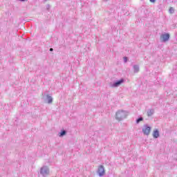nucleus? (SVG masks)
I'll return each mask as SVG.
<instances>
[{
  "mask_svg": "<svg viewBox=\"0 0 177 177\" xmlns=\"http://www.w3.org/2000/svg\"><path fill=\"white\" fill-rule=\"evenodd\" d=\"M151 131V127L149 126V124H144L142 128V133L146 135L147 136H149L150 135V132Z\"/></svg>",
  "mask_w": 177,
  "mask_h": 177,
  "instance_id": "3",
  "label": "nucleus"
},
{
  "mask_svg": "<svg viewBox=\"0 0 177 177\" xmlns=\"http://www.w3.org/2000/svg\"><path fill=\"white\" fill-rule=\"evenodd\" d=\"M140 121H143L142 117H140L136 120V124H139V122H140Z\"/></svg>",
  "mask_w": 177,
  "mask_h": 177,
  "instance_id": "12",
  "label": "nucleus"
},
{
  "mask_svg": "<svg viewBox=\"0 0 177 177\" xmlns=\"http://www.w3.org/2000/svg\"><path fill=\"white\" fill-rule=\"evenodd\" d=\"M50 52H53V48H50Z\"/></svg>",
  "mask_w": 177,
  "mask_h": 177,
  "instance_id": "16",
  "label": "nucleus"
},
{
  "mask_svg": "<svg viewBox=\"0 0 177 177\" xmlns=\"http://www.w3.org/2000/svg\"><path fill=\"white\" fill-rule=\"evenodd\" d=\"M169 13H171V14L174 13V8H172V7L170 8L169 10Z\"/></svg>",
  "mask_w": 177,
  "mask_h": 177,
  "instance_id": "13",
  "label": "nucleus"
},
{
  "mask_svg": "<svg viewBox=\"0 0 177 177\" xmlns=\"http://www.w3.org/2000/svg\"><path fill=\"white\" fill-rule=\"evenodd\" d=\"M128 113L125 111H118L115 114V118L118 121H122L127 118Z\"/></svg>",
  "mask_w": 177,
  "mask_h": 177,
  "instance_id": "1",
  "label": "nucleus"
},
{
  "mask_svg": "<svg viewBox=\"0 0 177 177\" xmlns=\"http://www.w3.org/2000/svg\"><path fill=\"white\" fill-rule=\"evenodd\" d=\"M154 114V109H149L147 111V116L148 117H151Z\"/></svg>",
  "mask_w": 177,
  "mask_h": 177,
  "instance_id": "10",
  "label": "nucleus"
},
{
  "mask_svg": "<svg viewBox=\"0 0 177 177\" xmlns=\"http://www.w3.org/2000/svg\"><path fill=\"white\" fill-rule=\"evenodd\" d=\"M105 2H107V1H109V0H104Z\"/></svg>",
  "mask_w": 177,
  "mask_h": 177,
  "instance_id": "17",
  "label": "nucleus"
},
{
  "mask_svg": "<svg viewBox=\"0 0 177 177\" xmlns=\"http://www.w3.org/2000/svg\"><path fill=\"white\" fill-rule=\"evenodd\" d=\"M152 135L154 139H158V138H160V131H158V129H156L153 131Z\"/></svg>",
  "mask_w": 177,
  "mask_h": 177,
  "instance_id": "7",
  "label": "nucleus"
},
{
  "mask_svg": "<svg viewBox=\"0 0 177 177\" xmlns=\"http://www.w3.org/2000/svg\"><path fill=\"white\" fill-rule=\"evenodd\" d=\"M150 2H151L152 3H154V2H156V0H149Z\"/></svg>",
  "mask_w": 177,
  "mask_h": 177,
  "instance_id": "15",
  "label": "nucleus"
},
{
  "mask_svg": "<svg viewBox=\"0 0 177 177\" xmlns=\"http://www.w3.org/2000/svg\"><path fill=\"white\" fill-rule=\"evenodd\" d=\"M124 82H125V80L120 79V80L113 81V83L111 82L109 84V86H111V88H118V86L124 84Z\"/></svg>",
  "mask_w": 177,
  "mask_h": 177,
  "instance_id": "2",
  "label": "nucleus"
},
{
  "mask_svg": "<svg viewBox=\"0 0 177 177\" xmlns=\"http://www.w3.org/2000/svg\"><path fill=\"white\" fill-rule=\"evenodd\" d=\"M133 73H138V72L140 71L139 65H133Z\"/></svg>",
  "mask_w": 177,
  "mask_h": 177,
  "instance_id": "9",
  "label": "nucleus"
},
{
  "mask_svg": "<svg viewBox=\"0 0 177 177\" xmlns=\"http://www.w3.org/2000/svg\"><path fill=\"white\" fill-rule=\"evenodd\" d=\"M40 174L42 176H46L49 175V168L47 166H44L40 169Z\"/></svg>",
  "mask_w": 177,
  "mask_h": 177,
  "instance_id": "4",
  "label": "nucleus"
},
{
  "mask_svg": "<svg viewBox=\"0 0 177 177\" xmlns=\"http://www.w3.org/2000/svg\"><path fill=\"white\" fill-rule=\"evenodd\" d=\"M169 38H171L169 33H164L160 35V39H162V42H168Z\"/></svg>",
  "mask_w": 177,
  "mask_h": 177,
  "instance_id": "5",
  "label": "nucleus"
},
{
  "mask_svg": "<svg viewBox=\"0 0 177 177\" xmlns=\"http://www.w3.org/2000/svg\"><path fill=\"white\" fill-rule=\"evenodd\" d=\"M46 99H47V103H48V104H50V103H52L53 102V98L52 97V96L47 95H46Z\"/></svg>",
  "mask_w": 177,
  "mask_h": 177,
  "instance_id": "8",
  "label": "nucleus"
},
{
  "mask_svg": "<svg viewBox=\"0 0 177 177\" xmlns=\"http://www.w3.org/2000/svg\"><path fill=\"white\" fill-rule=\"evenodd\" d=\"M97 172L100 177L104 176V166H103L102 165H100L98 167Z\"/></svg>",
  "mask_w": 177,
  "mask_h": 177,
  "instance_id": "6",
  "label": "nucleus"
},
{
  "mask_svg": "<svg viewBox=\"0 0 177 177\" xmlns=\"http://www.w3.org/2000/svg\"><path fill=\"white\" fill-rule=\"evenodd\" d=\"M67 133V131L66 130H62L60 133H59V137L62 138V136H64Z\"/></svg>",
  "mask_w": 177,
  "mask_h": 177,
  "instance_id": "11",
  "label": "nucleus"
},
{
  "mask_svg": "<svg viewBox=\"0 0 177 177\" xmlns=\"http://www.w3.org/2000/svg\"><path fill=\"white\" fill-rule=\"evenodd\" d=\"M124 63H127L128 62V57H124Z\"/></svg>",
  "mask_w": 177,
  "mask_h": 177,
  "instance_id": "14",
  "label": "nucleus"
}]
</instances>
